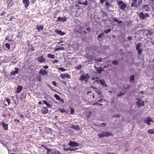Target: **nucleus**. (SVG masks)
<instances>
[{
    "label": "nucleus",
    "instance_id": "f257e3e1",
    "mask_svg": "<svg viewBox=\"0 0 154 154\" xmlns=\"http://www.w3.org/2000/svg\"><path fill=\"white\" fill-rule=\"evenodd\" d=\"M90 78V76L89 74L87 73L85 75H81L80 76V80L81 81L85 80V82H88Z\"/></svg>",
    "mask_w": 154,
    "mask_h": 154
},
{
    "label": "nucleus",
    "instance_id": "f03ea898",
    "mask_svg": "<svg viewBox=\"0 0 154 154\" xmlns=\"http://www.w3.org/2000/svg\"><path fill=\"white\" fill-rule=\"evenodd\" d=\"M112 134L108 132H103L98 134L97 136L100 138L104 137H108L109 136L112 135Z\"/></svg>",
    "mask_w": 154,
    "mask_h": 154
},
{
    "label": "nucleus",
    "instance_id": "7ed1b4c3",
    "mask_svg": "<svg viewBox=\"0 0 154 154\" xmlns=\"http://www.w3.org/2000/svg\"><path fill=\"white\" fill-rule=\"evenodd\" d=\"M117 5L119 8L124 11L126 7V5L123 2L122 0L118 2Z\"/></svg>",
    "mask_w": 154,
    "mask_h": 154
},
{
    "label": "nucleus",
    "instance_id": "20e7f679",
    "mask_svg": "<svg viewBox=\"0 0 154 154\" xmlns=\"http://www.w3.org/2000/svg\"><path fill=\"white\" fill-rule=\"evenodd\" d=\"M139 18L143 20L146 19L147 18L149 17V15L147 13L144 14L143 12H141L139 13Z\"/></svg>",
    "mask_w": 154,
    "mask_h": 154
},
{
    "label": "nucleus",
    "instance_id": "39448f33",
    "mask_svg": "<svg viewBox=\"0 0 154 154\" xmlns=\"http://www.w3.org/2000/svg\"><path fill=\"white\" fill-rule=\"evenodd\" d=\"M137 100L139 101L136 102V105L137 106L140 107L141 106H144V101H141V99L138 98L137 99Z\"/></svg>",
    "mask_w": 154,
    "mask_h": 154
},
{
    "label": "nucleus",
    "instance_id": "423d86ee",
    "mask_svg": "<svg viewBox=\"0 0 154 154\" xmlns=\"http://www.w3.org/2000/svg\"><path fill=\"white\" fill-rule=\"evenodd\" d=\"M154 122V121L150 117H147L146 120L144 121V122L146 123L148 125H151V122Z\"/></svg>",
    "mask_w": 154,
    "mask_h": 154
},
{
    "label": "nucleus",
    "instance_id": "0eeeda50",
    "mask_svg": "<svg viewBox=\"0 0 154 154\" xmlns=\"http://www.w3.org/2000/svg\"><path fill=\"white\" fill-rule=\"evenodd\" d=\"M69 145L72 147H76L79 146V145L78 143L75 141H70L69 143Z\"/></svg>",
    "mask_w": 154,
    "mask_h": 154
},
{
    "label": "nucleus",
    "instance_id": "6e6552de",
    "mask_svg": "<svg viewBox=\"0 0 154 154\" xmlns=\"http://www.w3.org/2000/svg\"><path fill=\"white\" fill-rule=\"evenodd\" d=\"M67 20V17L65 16L63 17H59L56 20L57 22L61 21L62 22H65Z\"/></svg>",
    "mask_w": 154,
    "mask_h": 154
},
{
    "label": "nucleus",
    "instance_id": "1a4fd4ad",
    "mask_svg": "<svg viewBox=\"0 0 154 154\" xmlns=\"http://www.w3.org/2000/svg\"><path fill=\"white\" fill-rule=\"evenodd\" d=\"M39 73L42 75H46L48 74V72L45 70L41 69L39 70Z\"/></svg>",
    "mask_w": 154,
    "mask_h": 154
},
{
    "label": "nucleus",
    "instance_id": "9d476101",
    "mask_svg": "<svg viewBox=\"0 0 154 154\" xmlns=\"http://www.w3.org/2000/svg\"><path fill=\"white\" fill-rule=\"evenodd\" d=\"M60 77L62 79H64L65 78H67L68 79L70 78V76L68 73H66V74H60Z\"/></svg>",
    "mask_w": 154,
    "mask_h": 154
},
{
    "label": "nucleus",
    "instance_id": "9b49d317",
    "mask_svg": "<svg viewBox=\"0 0 154 154\" xmlns=\"http://www.w3.org/2000/svg\"><path fill=\"white\" fill-rule=\"evenodd\" d=\"M37 60L40 63H42L45 61L46 60L43 57V56H41L39 57H37Z\"/></svg>",
    "mask_w": 154,
    "mask_h": 154
},
{
    "label": "nucleus",
    "instance_id": "f8f14e48",
    "mask_svg": "<svg viewBox=\"0 0 154 154\" xmlns=\"http://www.w3.org/2000/svg\"><path fill=\"white\" fill-rule=\"evenodd\" d=\"M15 71H13L10 72L11 75H14L18 74L19 71V69L17 67H15Z\"/></svg>",
    "mask_w": 154,
    "mask_h": 154
},
{
    "label": "nucleus",
    "instance_id": "ddd939ff",
    "mask_svg": "<svg viewBox=\"0 0 154 154\" xmlns=\"http://www.w3.org/2000/svg\"><path fill=\"white\" fill-rule=\"evenodd\" d=\"M142 8L145 10V11L146 12H147L149 10V7L147 4L143 5V7H142Z\"/></svg>",
    "mask_w": 154,
    "mask_h": 154
},
{
    "label": "nucleus",
    "instance_id": "4468645a",
    "mask_svg": "<svg viewBox=\"0 0 154 154\" xmlns=\"http://www.w3.org/2000/svg\"><path fill=\"white\" fill-rule=\"evenodd\" d=\"M23 2L25 6V8L27 7L29 5V0H23Z\"/></svg>",
    "mask_w": 154,
    "mask_h": 154
},
{
    "label": "nucleus",
    "instance_id": "2eb2a0df",
    "mask_svg": "<svg viewBox=\"0 0 154 154\" xmlns=\"http://www.w3.org/2000/svg\"><path fill=\"white\" fill-rule=\"evenodd\" d=\"M23 87L22 86L18 85L17 88V91L16 93H19L21 92L23 89Z\"/></svg>",
    "mask_w": 154,
    "mask_h": 154
},
{
    "label": "nucleus",
    "instance_id": "dca6fc26",
    "mask_svg": "<svg viewBox=\"0 0 154 154\" xmlns=\"http://www.w3.org/2000/svg\"><path fill=\"white\" fill-rule=\"evenodd\" d=\"M41 111L43 114H45L48 113V109L47 107H44L42 109Z\"/></svg>",
    "mask_w": 154,
    "mask_h": 154
},
{
    "label": "nucleus",
    "instance_id": "f3484780",
    "mask_svg": "<svg viewBox=\"0 0 154 154\" xmlns=\"http://www.w3.org/2000/svg\"><path fill=\"white\" fill-rule=\"evenodd\" d=\"M55 32L62 36L64 35L65 34L64 32L62 31L61 30H57L55 31Z\"/></svg>",
    "mask_w": 154,
    "mask_h": 154
},
{
    "label": "nucleus",
    "instance_id": "a211bd4d",
    "mask_svg": "<svg viewBox=\"0 0 154 154\" xmlns=\"http://www.w3.org/2000/svg\"><path fill=\"white\" fill-rule=\"evenodd\" d=\"M1 125H2L3 127L4 128L5 130H8V124H5V122H2L1 123Z\"/></svg>",
    "mask_w": 154,
    "mask_h": 154
},
{
    "label": "nucleus",
    "instance_id": "6ab92c4d",
    "mask_svg": "<svg viewBox=\"0 0 154 154\" xmlns=\"http://www.w3.org/2000/svg\"><path fill=\"white\" fill-rule=\"evenodd\" d=\"M70 128H71L73 129L76 130H79L80 129V127L78 125H72V126L70 127Z\"/></svg>",
    "mask_w": 154,
    "mask_h": 154
},
{
    "label": "nucleus",
    "instance_id": "aec40b11",
    "mask_svg": "<svg viewBox=\"0 0 154 154\" xmlns=\"http://www.w3.org/2000/svg\"><path fill=\"white\" fill-rule=\"evenodd\" d=\"M100 83L102 86H104L105 87H107V85L105 82V81L103 79H102V80H100Z\"/></svg>",
    "mask_w": 154,
    "mask_h": 154
},
{
    "label": "nucleus",
    "instance_id": "412c9836",
    "mask_svg": "<svg viewBox=\"0 0 154 154\" xmlns=\"http://www.w3.org/2000/svg\"><path fill=\"white\" fill-rule=\"evenodd\" d=\"M36 28L38 32H40V30L42 31L43 29L44 26H37Z\"/></svg>",
    "mask_w": 154,
    "mask_h": 154
},
{
    "label": "nucleus",
    "instance_id": "4be33fe9",
    "mask_svg": "<svg viewBox=\"0 0 154 154\" xmlns=\"http://www.w3.org/2000/svg\"><path fill=\"white\" fill-rule=\"evenodd\" d=\"M131 7H134L137 8V6H138V5H137V3L132 2V3H131Z\"/></svg>",
    "mask_w": 154,
    "mask_h": 154
},
{
    "label": "nucleus",
    "instance_id": "5701e85b",
    "mask_svg": "<svg viewBox=\"0 0 154 154\" xmlns=\"http://www.w3.org/2000/svg\"><path fill=\"white\" fill-rule=\"evenodd\" d=\"M130 82H133V83H134V75H131V78L130 80Z\"/></svg>",
    "mask_w": 154,
    "mask_h": 154
},
{
    "label": "nucleus",
    "instance_id": "b1692460",
    "mask_svg": "<svg viewBox=\"0 0 154 154\" xmlns=\"http://www.w3.org/2000/svg\"><path fill=\"white\" fill-rule=\"evenodd\" d=\"M65 48L63 47H61L60 48H55L54 49V51H57L59 50H65Z\"/></svg>",
    "mask_w": 154,
    "mask_h": 154
},
{
    "label": "nucleus",
    "instance_id": "393cba45",
    "mask_svg": "<svg viewBox=\"0 0 154 154\" xmlns=\"http://www.w3.org/2000/svg\"><path fill=\"white\" fill-rule=\"evenodd\" d=\"M152 33L150 31H148V33L146 34V35H147V37L148 38H150V37L151 35H152ZM150 39L151 40H152V38H150Z\"/></svg>",
    "mask_w": 154,
    "mask_h": 154
},
{
    "label": "nucleus",
    "instance_id": "a878e982",
    "mask_svg": "<svg viewBox=\"0 0 154 154\" xmlns=\"http://www.w3.org/2000/svg\"><path fill=\"white\" fill-rule=\"evenodd\" d=\"M141 46L142 45L141 43H139L137 44L136 46V48H136V50L140 49V48Z\"/></svg>",
    "mask_w": 154,
    "mask_h": 154
},
{
    "label": "nucleus",
    "instance_id": "bb28decb",
    "mask_svg": "<svg viewBox=\"0 0 154 154\" xmlns=\"http://www.w3.org/2000/svg\"><path fill=\"white\" fill-rule=\"evenodd\" d=\"M147 132L149 134H154V129H150L148 130Z\"/></svg>",
    "mask_w": 154,
    "mask_h": 154
},
{
    "label": "nucleus",
    "instance_id": "cd10ccee",
    "mask_svg": "<svg viewBox=\"0 0 154 154\" xmlns=\"http://www.w3.org/2000/svg\"><path fill=\"white\" fill-rule=\"evenodd\" d=\"M96 93H97L98 95H101L102 94V92L100 91V90L99 89H96Z\"/></svg>",
    "mask_w": 154,
    "mask_h": 154
},
{
    "label": "nucleus",
    "instance_id": "c85d7f7f",
    "mask_svg": "<svg viewBox=\"0 0 154 154\" xmlns=\"http://www.w3.org/2000/svg\"><path fill=\"white\" fill-rule=\"evenodd\" d=\"M48 57L54 59L55 58L54 55L51 54H48Z\"/></svg>",
    "mask_w": 154,
    "mask_h": 154
},
{
    "label": "nucleus",
    "instance_id": "c756f323",
    "mask_svg": "<svg viewBox=\"0 0 154 154\" xmlns=\"http://www.w3.org/2000/svg\"><path fill=\"white\" fill-rule=\"evenodd\" d=\"M46 150H47V152H46V153L47 154H50V152H51L52 151V149H50L49 148H46Z\"/></svg>",
    "mask_w": 154,
    "mask_h": 154
},
{
    "label": "nucleus",
    "instance_id": "7c9ffc66",
    "mask_svg": "<svg viewBox=\"0 0 154 154\" xmlns=\"http://www.w3.org/2000/svg\"><path fill=\"white\" fill-rule=\"evenodd\" d=\"M54 97L57 100H59L61 98L58 94H55L54 95Z\"/></svg>",
    "mask_w": 154,
    "mask_h": 154
},
{
    "label": "nucleus",
    "instance_id": "2f4dec72",
    "mask_svg": "<svg viewBox=\"0 0 154 154\" xmlns=\"http://www.w3.org/2000/svg\"><path fill=\"white\" fill-rule=\"evenodd\" d=\"M70 109V113L71 114H73L74 112V109L73 108H72L71 107H69Z\"/></svg>",
    "mask_w": 154,
    "mask_h": 154
},
{
    "label": "nucleus",
    "instance_id": "473e14b6",
    "mask_svg": "<svg viewBox=\"0 0 154 154\" xmlns=\"http://www.w3.org/2000/svg\"><path fill=\"white\" fill-rule=\"evenodd\" d=\"M82 65L80 64L79 65L77 66V67H76V69L77 70H80L82 67Z\"/></svg>",
    "mask_w": 154,
    "mask_h": 154
},
{
    "label": "nucleus",
    "instance_id": "72a5a7b5",
    "mask_svg": "<svg viewBox=\"0 0 154 154\" xmlns=\"http://www.w3.org/2000/svg\"><path fill=\"white\" fill-rule=\"evenodd\" d=\"M58 69L59 70L62 72H63L66 71V69L61 67H59V68H58Z\"/></svg>",
    "mask_w": 154,
    "mask_h": 154
},
{
    "label": "nucleus",
    "instance_id": "f704fd0d",
    "mask_svg": "<svg viewBox=\"0 0 154 154\" xmlns=\"http://www.w3.org/2000/svg\"><path fill=\"white\" fill-rule=\"evenodd\" d=\"M111 29H109L106 30H104V32L106 34L108 33L109 32L111 31Z\"/></svg>",
    "mask_w": 154,
    "mask_h": 154
},
{
    "label": "nucleus",
    "instance_id": "c9c22d12",
    "mask_svg": "<svg viewBox=\"0 0 154 154\" xmlns=\"http://www.w3.org/2000/svg\"><path fill=\"white\" fill-rule=\"evenodd\" d=\"M142 0H138V1L137 2V4L138 6H140L141 5L142 3Z\"/></svg>",
    "mask_w": 154,
    "mask_h": 154
},
{
    "label": "nucleus",
    "instance_id": "e433bc0d",
    "mask_svg": "<svg viewBox=\"0 0 154 154\" xmlns=\"http://www.w3.org/2000/svg\"><path fill=\"white\" fill-rule=\"evenodd\" d=\"M5 46L9 50L10 49V44L8 43H7L5 44Z\"/></svg>",
    "mask_w": 154,
    "mask_h": 154
},
{
    "label": "nucleus",
    "instance_id": "4c0bfd02",
    "mask_svg": "<svg viewBox=\"0 0 154 154\" xmlns=\"http://www.w3.org/2000/svg\"><path fill=\"white\" fill-rule=\"evenodd\" d=\"M118 61L117 60H114L112 61V63L113 65H117L118 64Z\"/></svg>",
    "mask_w": 154,
    "mask_h": 154
},
{
    "label": "nucleus",
    "instance_id": "58836bf2",
    "mask_svg": "<svg viewBox=\"0 0 154 154\" xmlns=\"http://www.w3.org/2000/svg\"><path fill=\"white\" fill-rule=\"evenodd\" d=\"M104 35V34L103 33H100V34H99V35H98V36L97 37L98 39H99L100 38H101L103 35Z\"/></svg>",
    "mask_w": 154,
    "mask_h": 154
},
{
    "label": "nucleus",
    "instance_id": "ea45409f",
    "mask_svg": "<svg viewBox=\"0 0 154 154\" xmlns=\"http://www.w3.org/2000/svg\"><path fill=\"white\" fill-rule=\"evenodd\" d=\"M100 80H102V79H99L98 78H96V82H97V83H100Z\"/></svg>",
    "mask_w": 154,
    "mask_h": 154
},
{
    "label": "nucleus",
    "instance_id": "a19ab883",
    "mask_svg": "<svg viewBox=\"0 0 154 154\" xmlns=\"http://www.w3.org/2000/svg\"><path fill=\"white\" fill-rule=\"evenodd\" d=\"M137 50V52H138V54L139 55H140L141 54L142 52V50L141 49H140Z\"/></svg>",
    "mask_w": 154,
    "mask_h": 154
},
{
    "label": "nucleus",
    "instance_id": "79ce46f5",
    "mask_svg": "<svg viewBox=\"0 0 154 154\" xmlns=\"http://www.w3.org/2000/svg\"><path fill=\"white\" fill-rule=\"evenodd\" d=\"M6 101L7 102L8 104L9 105L11 103V100L9 98H7L6 99Z\"/></svg>",
    "mask_w": 154,
    "mask_h": 154
},
{
    "label": "nucleus",
    "instance_id": "37998d69",
    "mask_svg": "<svg viewBox=\"0 0 154 154\" xmlns=\"http://www.w3.org/2000/svg\"><path fill=\"white\" fill-rule=\"evenodd\" d=\"M82 4V5H88V1L87 0H85L84 2L83 3H81Z\"/></svg>",
    "mask_w": 154,
    "mask_h": 154
},
{
    "label": "nucleus",
    "instance_id": "c03bdc74",
    "mask_svg": "<svg viewBox=\"0 0 154 154\" xmlns=\"http://www.w3.org/2000/svg\"><path fill=\"white\" fill-rule=\"evenodd\" d=\"M100 99L98 100V98L97 99V100H98V102H102L103 100V98H100Z\"/></svg>",
    "mask_w": 154,
    "mask_h": 154
},
{
    "label": "nucleus",
    "instance_id": "a18cd8bd",
    "mask_svg": "<svg viewBox=\"0 0 154 154\" xmlns=\"http://www.w3.org/2000/svg\"><path fill=\"white\" fill-rule=\"evenodd\" d=\"M37 81L38 82H40L41 81V78L40 76H39V77H38L37 78Z\"/></svg>",
    "mask_w": 154,
    "mask_h": 154
},
{
    "label": "nucleus",
    "instance_id": "49530a36",
    "mask_svg": "<svg viewBox=\"0 0 154 154\" xmlns=\"http://www.w3.org/2000/svg\"><path fill=\"white\" fill-rule=\"evenodd\" d=\"M125 94V93H120L119 94H117V96L119 97H120L122 96V95H123L124 94Z\"/></svg>",
    "mask_w": 154,
    "mask_h": 154
},
{
    "label": "nucleus",
    "instance_id": "de8ad7c7",
    "mask_svg": "<svg viewBox=\"0 0 154 154\" xmlns=\"http://www.w3.org/2000/svg\"><path fill=\"white\" fill-rule=\"evenodd\" d=\"M59 62V61L57 60V59H55L54 61H53V63H54V64L56 63H58Z\"/></svg>",
    "mask_w": 154,
    "mask_h": 154
},
{
    "label": "nucleus",
    "instance_id": "09e8293b",
    "mask_svg": "<svg viewBox=\"0 0 154 154\" xmlns=\"http://www.w3.org/2000/svg\"><path fill=\"white\" fill-rule=\"evenodd\" d=\"M53 85H54L55 87L57 86V83L55 81H53L52 82Z\"/></svg>",
    "mask_w": 154,
    "mask_h": 154
},
{
    "label": "nucleus",
    "instance_id": "8fccbe9b",
    "mask_svg": "<svg viewBox=\"0 0 154 154\" xmlns=\"http://www.w3.org/2000/svg\"><path fill=\"white\" fill-rule=\"evenodd\" d=\"M97 72L99 73H101L102 72V70L100 69H98L97 71Z\"/></svg>",
    "mask_w": 154,
    "mask_h": 154
},
{
    "label": "nucleus",
    "instance_id": "3c124183",
    "mask_svg": "<svg viewBox=\"0 0 154 154\" xmlns=\"http://www.w3.org/2000/svg\"><path fill=\"white\" fill-rule=\"evenodd\" d=\"M120 116V115L118 114H116L115 116H113V117H116L117 118H119Z\"/></svg>",
    "mask_w": 154,
    "mask_h": 154
},
{
    "label": "nucleus",
    "instance_id": "603ef678",
    "mask_svg": "<svg viewBox=\"0 0 154 154\" xmlns=\"http://www.w3.org/2000/svg\"><path fill=\"white\" fill-rule=\"evenodd\" d=\"M113 20L115 22H118V20L116 18H113Z\"/></svg>",
    "mask_w": 154,
    "mask_h": 154
},
{
    "label": "nucleus",
    "instance_id": "864d4df0",
    "mask_svg": "<svg viewBox=\"0 0 154 154\" xmlns=\"http://www.w3.org/2000/svg\"><path fill=\"white\" fill-rule=\"evenodd\" d=\"M60 112H61V113H63L65 112V110L64 109H60Z\"/></svg>",
    "mask_w": 154,
    "mask_h": 154
},
{
    "label": "nucleus",
    "instance_id": "5fc2aeb1",
    "mask_svg": "<svg viewBox=\"0 0 154 154\" xmlns=\"http://www.w3.org/2000/svg\"><path fill=\"white\" fill-rule=\"evenodd\" d=\"M127 39L129 41H131L132 40V37L131 36H128L127 38Z\"/></svg>",
    "mask_w": 154,
    "mask_h": 154
},
{
    "label": "nucleus",
    "instance_id": "6e6d98bb",
    "mask_svg": "<svg viewBox=\"0 0 154 154\" xmlns=\"http://www.w3.org/2000/svg\"><path fill=\"white\" fill-rule=\"evenodd\" d=\"M98 98H103V95L102 94L100 95V94H99L98 95Z\"/></svg>",
    "mask_w": 154,
    "mask_h": 154
},
{
    "label": "nucleus",
    "instance_id": "4d7b16f0",
    "mask_svg": "<svg viewBox=\"0 0 154 154\" xmlns=\"http://www.w3.org/2000/svg\"><path fill=\"white\" fill-rule=\"evenodd\" d=\"M46 105L48 107V108H50L52 107V105L49 103L47 104Z\"/></svg>",
    "mask_w": 154,
    "mask_h": 154
},
{
    "label": "nucleus",
    "instance_id": "13d9d810",
    "mask_svg": "<svg viewBox=\"0 0 154 154\" xmlns=\"http://www.w3.org/2000/svg\"><path fill=\"white\" fill-rule=\"evenodd\" d=\"M105 5H106V6L107 7H108L109 5L111 6V5L109 3H108L107 2H106V3H105Z\"/></svg>",
    "mask_w": 154,
    "mask_h": 154
},
{
    "label": "nucleus",
    "instance_id": "bf43d9fd",
    "mask_svg": "<svg viewBox=\"0 0 154 154\" xmlns=\"http://www.w3.org/2000/svg\"><path fill=\"white\" fill-rule=\"evenodd\" d=\"M101 126L102 127H105L106 126V124L104 123H102L101 124Z\"/></svg>",
    "mask_w": 154,
    "mask_h": 154
},
{
    "label": "nucleus",
    "instance_id": "052dcab7",
    "mask_svg": "<svg viewBox=\"0 0 154 154\" xmlns=\"http://www.w3.org/2000/svg\"><path fill=\"white\" fill-rule=\"evenodd\" d=\"M63 150L66 151H69L70 149L69 148H65L63 149Z\"/></svg>",
    "mask_w": 154,
    "mask_h": 154
},
{
    "label": "nucleus",
    "instance_id": "680f3d73",
    "mask_svg": "<svg viewBox=\"0 0 154 154\" xmlns=\"http://www.w3.org/2000/svg\"><path fill=\"white\" fill-rule=\"evenodd\" d=\"M43 102L46 105L48 104V102L45 100H44Z\"/></svg>",
    "mask_w": 154,
    "mask_h": 154
},
{
    "label": "nucleus",
    "instance_id": "e2e57ef3",
    "mask_svg": "<svg viewBox=\"0 0 154 154\" xmlns=\"http://www.w3.org/2000/svg\"><path fill=\"white\" fill-rule=\"evenodd\" d=\"M44 69H48V66L47 65H46L45 66H43Z\"/></svg>",
    "mask_w": 154,
    "mask_h": 154
},
{
    "label": "nucleus",
    "instance_id": "0e129e2a",
    "mask_svg": "<svg viewBox=\"0 0 154 154\" xmlns=\"http://www.w3.org/2000/svg\"><path fill=\"white\" fill-rule=\"evenodd\" d=\"M77 150V149H70L69 151H75Z\"/></svg>",
    "mask_w": 154,
    "mask_h": 154
},
{
    "label": "nucleus",
    "instance_id": "69168bd1",
    "mask_svg": "<svg viewBox=\"0 0 154 154\" xmlns=\"http://www.w3.org/2000/svg\"><path fill=\"white\" fill-rule=\"evenodd\" d=\"M5 14V12H2L1 13V14H0V15L1 16H3V15H4Z\"/></svg>",
    "mask_w": 154,
    "mask_h": 154
},
{
    "label": "nucleus",
    "instance_id": "338daca9",
    "mask_svg": "<svg viewBox=\"0 0 154 154\" xmlns=\"http://www.w3.org/2000/svg\"><path fill=\"white\" fill-rule=\"evenodd\" d=\"M14 121L17 122H18V123L20 122V120L17 119H15V120H14Z\"/></svg>",
    "mask_w": 154,
    "mask_h": 154
},
{
    "label": "nucleus",
    "instance_id": "774afa93",
    "mask_svg": "<svg viewBox=\"0 0 154 154\" xmlns=\"http://www.w3.org/2000/svg\"><path fill=\"white\" fill-rule=\"evenodd\" d=\"M59 101H60L63 103L64 102V100H63V99H61L60 98V99L59 100H58Z\"/></svg>",
    "mask_w": 154,
    "mask_h": 154
}]
</instances>
